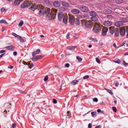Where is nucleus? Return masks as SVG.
I'll return each instance as SVG.
<instances>
[{"instance_id": "obj_38", "label": "nucleus", "mask_w": 128, "mask_h": 128, "mask_svg": "<svg viewBox=\"0 0 128 128\" xmlns=\"http://www.w3.org/2000/svg\"><path fill=\"white\" fill-rule=\"evenodd\" d=\"M55 17L51 14H50L48 16V19L49 20H50L52 19L53 18Z\"/></svg>"}, {"instance_id": "obj_24", "label": "nucleus", "mask_w": 128, "mask_h": 128, "mask_svg": "<svg viewBox=\"0 0 128 128\" xmlns=\"http://www.w3.org/2000/svg\"><path fill=\"white\" fill-rule=\"evenodd\" d=\"M30 6H31V7L30 8V9L31 10L34 11V10L36 9V6L32 4L31 3V5H30Z\"/></svg>"}, {"instance_id": "obj_57", "label": "nucleus", "mask_w": 128, "mask_h": 128, "mask_svg": "<svg viewBox=\"0 0 128 128\" xmlns=\"http://www.w3.org/2000/svg\"><path fill=\"white\" fill-rule=\"evenodd\" d=\"M89 77V76L88 75H86L83 78L84 79H86L88 78Z\"/></svg>"}, {"instance_id": "obj_30", "label": "nucleus", "mask_w": 128, "mask_h": 128, "mask_svg": "<svg viewBox=\"0 0 128 128\" xmlns=\"http://www.w3.org/2000/svg\"><path fill=\"white\" fill-rule=\"evenodd\" d=\"M42 6L41 5L39 4L37 6H36V9H38V10H40L41 9H42Z\"/></svg>"}, {"instance_id": "obj_16", "label": "nucleus", "mask_w": 128, "mask_h": 128, "mask_svg": "<svg viewBox=\"0 0 128 128\" xmlns=\"http://www.w3.org/2000/svg\"><path fill=\"white\" fill-rule=\"evenodd\" d=\"M40 51V49H37L34 52H32V56H34L36 54H39Z\"/></svg>"}, {"instance_id": "obj_26", "label": "nucleus", "mask_w": 128, "mask_h": 128, "mask_svg": "<svg viewBox=\"0 0 128 128\" xmlns=\"http://www.w3.org/2000/svg\"><path fill=\"white\" fill-rule=\"evenodd\" d=\"M67 16H64L63 18V22L65 24H66L67 22Z\"/></svg>"}, {"instance_id": "obj_35", "label": "nucleus", "mask_w": 128, "mask_h": 128, "mask_svg": "<svg viewBox=\"0 0 128 128\" xmlns=\"http://www.w3.org/2000/svg\"><path fill=\"white\" fill-rule=\"evenodd\" d=\"M75 24L78 25L80 24V22L79 20H78L77 19H76L75 22Z\"/></svg>"}, {"instance_id": "obj_50", "label": "nucleus", "mask_w": 128, "mask_h": 128, "mask_svg": "<svg viewBox=\"0 0 128 128\" xmlns=\"http://www.w3.org/2000/svg\"><path fill=\"white\" fill-rule=\"evenodd\" d=\"M112 109L113 111L115 112H116L117 111V109L115 107H112Z\"/></svg>"}, {"instance_id": "obj_43", "label": "nucleus", "mask_w": 128, "mask_h": 128, "mask_svg": "<svg viewBox=\"0 0 128 128\" xmlns=\"http://www.w3.org/2000/svg\"><path fill=\"white\" fill-rule=\"evenodd\" d=\"M91 114L92 116L94 117L96 116V112H92Z\"/></svg>"}, {"instance_id": "obj_64", "label": "nucleus", "mask_w": 128, "mask_h": 128, "mask_svg": "<svg viewBox=\"0 0 128 128\" xmlns=\"http://www.w3.org/2000/svg\"><path fill=\"white\" fill-rule=\"evenodd\" d=\"M101 126L100 125H99L98 126H96L95 127V128H101Z\"/></svg>"}, {"instance_id": "obj_20", "label": "nucleus", "mask_w": 128, "mask_h": 128, "mask_svg": "<svg viewBox=\"0 0 128 128\" xmlns=\"http://www.w3.org/2000/svg\"><path fill=\"white\" fill-rule=\"evenodd\" d=\"M109 30L110 33L113 34L114 32V26H111L109 28Z\"/></svg>"}, {"instance_id": "obj_41", "label": "nucleus", "mask_w": 128, "mask_h": 128, "mask_svg": "<svg viewBox=\"0 0 128 128\" xmlns=\"http://www.w3.org/2000/svg\"><path fill=\"white\" fill-rule=\"evenodd\" d=\"M117 4H120L122 2V0H115Z\"/></svg>"}, {"instance_id": "obj_1", "label": "nucleus", "mask_w": 128, "mask_h": 128, "mask_svg": "<svg viewBox=\"0 0 128 128\" xmlns=\"http://www.w3.org/2000/svg\"><path fill=\"white\" fill-rule=\"evenodd\" d=\"M79 8L81 11L87 13L89 12V11L87 7L83 5L79 6Z\"/></svg>"}, {"instance_id": "obj_61", "label": "nucleus", "mask_w": 128, "mask_h": 128, "mask_svg": "<svg viewBox=\"0 0 128 128\" xmlns=\"http://www.w3.org/2000/svg\"><path fill=\"white\" fill-rule=\"evenodd\" d=\"M92 124L90 123H89L88 124V128H92Z\"/></svg>"}, {"instance_id": "obj_2", "label": "nucleus", "mask_w": 128, "mask_h": 128, "mask_svg": "<svg viewBox=\"0 0 128 128\" xmlns=\"http://www.w3.org/2000/svg\"><path fill=\"white\" fill-rule=\"evenodd\" d=\"M31 5V3L28 1H26L24 2L21 4V7L22 8H24L30 6Z\"/></svg>"}, {"instance_id": "obj_23", "label": "nucleus", "mask_w": 128, "mask_h": 128, "mask_svg": "<svg viewBox=\"0 0 128 128\" xmlns=\"http://www.w3.org/2000/svg\"><path fill=\"white\" fill-rule=\"evenodd\" d=\"M89 14L90 15L92 16H96L97 14L94 11H92L90 12H89Z\"/></svg>"}, {"instance_id": "obj_58", "label": "nucleus", "mask_w": 128, "mask_h": 128, "mask_svg": "<svg viewBox=\"0 0 128 128\" xmlns=\"http://www.w3.org/2000/svg\"><path fill=\"white\" fill-rule=\"evenodd\" d=\"M65 66L66 67L68 68L70 66V65L68 63H66V64Z\"/></svg>"}, {"instance_id": "obj_21", "label": "nucleus", "mask_w": 128, "mask_h": 128, "mask_svg": "<svg viewBox=\"0 0 128 128\" xmlns=\"http://www.w3.org/2000/svg\"><path fill=\"white\" fill-rule=\"evenodd\" d=\"M125 32V30L124 28L121 29L120 31V35L122 36H123L124 35Z\"/></svg>"}, {"instance_id": "obj_33", "label": "nucleus", "mask_w": 128, "mask_h": 128, "mask_svg": "<svg viewBox=\"0 0 128 128\" xmlns=\"http://www.w3.org/2000/svg\"><path fill=\"white\" fill-rule=\"evenodd\" d=\"M71 117V114L70 112L68 111L67 112V118H70Z\"/></svg>"}, {"instance_id": "obj_9", "label": "nucleus", "mask_w": 128, "mask_h": 128, "mask_svg": "<svg viewBox=\"0 0 128 128\" xmlns=\"http://www.w3.org/2000/svg\"><path fill=\"white\" fill-rule=\"evenodd\" d=\"M115 25L116 26L119 27L122 26L123 23L121 21H118L115 22Z\"/></svg>"}, {"instance_id": "obj_46", "label": "nucleus", "mask_w": 128, "mask_h": 128, "mask_svg": "<svg viewBox=\"0 0 128 128\" xmlns=\"http://www.w3.org/2000/svg\"><path fill=\"white\" fill-rule=\"evenodd\" d=\"M90 40H92L94 42H96L97 41V40H96V38H93L92 37H91L90 38Z\"/></svg>"}, {"instance_id": "obj_18", "label": "nucleus", "mask_w": 128, "mask_h": 128, "mask_svg": "<svg viewBox=\"0 0 128 128\" xmlns=\"http://www.w3.org/2000/svg\"><path fill=\"white\" fill-rule=\"evenodd\" d=\"M112 12V11L109 9L105 10H103V12L106 14H110Z\"/></svg>"}, {"instance_id": "obj_29", "label": "nucleus", "mask_w": 128, "mask_h": 128, "mask_svg": "<svg viewBox=\"0 0 128 128\" xmlns=\"http://www.w3.org/2000/svg\"><path fill=\"white\" fill-rule=\"evenodd\" d=\"M76 47V46H69L67 47V49L68 50H74Z\"/></svg>"}, {"instance_id": "obj_62", "label": "nucleus", "mask_w": 128, "mask_h": 128, "mask_svg": "<svg viewBox=\"0 0 128 128\" xmlns=\"http://www.w3.org/2000/svg\"><path fill=\"white\" fill-rule=\"evenodd\" d=\"M19 91L20 93H25L24 92V91L22 90H19Z\"/></svg>"}, {"instance_id": "obj_34", "label": "nucleus", "mask_w": 128, "mask_h": 128, "mask_svg": "<svg viewBox=\"0 0 128 128\" xmlns=\"http://www.w3.org/2000/svg\"><path fill=\"white\" fill-rule=\"evenodd\" d=\"M4 23L5 24H8L6 21L4 20H0V24Z\"/></svg>"}, {"instance_id": "obj_25", "label": "nucleus", "mask_w": 128, "mask_h": 128, "mask_svg": "<svg viewBox=\"0 0 128 128\" xmlns=\"http://www.w3.org/2000/svg\"><path fill=\"white\" fill-rule=\"evenodd\" d=\"M78 80H72L71 82H70V84H71L72 85H75L78 84Z\"/></svg>"}, {"instance_id": "obj_13", "label": "nucleus", "mask_w": 128, "mask_h": 128, "mask_svg": "<svg viewBox=\"0 0 128 128\" xmlns=\"http://www.w3.org/2000/svg\"><path fill=\"white\" fill-rule=\"evenodd\" d=\"M71 12L72 13L74 14H78L79 13L80 11L78 9H72Z\"/></svg>"}, {"instance_id": "obj_39", "label": "nucleus", "mask_w": 128, "mask_h": 128, "mask_svg": "<svg viewBox=\"0 0 128 128\" xmlns=\"http://www.w3.org/2000/svg\"><path fill=\"white\" fill-rule=\"evenodd\" d=\"M82 22H81V24H82V26H84V25L86 26V21H85L84 20H82Z\"/></svg>"}, {"instance_id": "obj_53", "label": "nucleus", "mask_w": 128, "mask_h": 128, "mask_svg": "<svg viewBox=\"0 0 128 128\" xmlns=\"http://www.w3.org/2000/svg\"><path fill=\"white\" fill-rule=\"evenodd\" d=\"M96 60L97 62L99 63V64H100V60H99V59L98 58H96Z\"/></svg>"}, {"instance_id": "obj_28", "label": "nucleus", "mask_w": 128, "mask_h": 128, "mask_svg": "<svg viewBox=\"0 0 128 128\" xmlns=\"http://www.w3.org/2000/svg\"><path fill=\"white\" fill-rule=\"evenodd\" d=\"M6 48L8 50H11L13 49L14 47L13 46L11 45L6 46Z\"/></svg>"}, {"instance_id": "obj_44", "label": "nucleus", "mask_w": 128, "mask_h": 128, "mask_svg": "<svg viewBox=\"0 0 128 128\" xmlns=\"http://www.w3.org/2000/svg\"><path fill=\"white\" fill-rule=\"evenodd\" d=\"M23 22L22 20H21L20 22L18 24L19 26H22L23 24Z\"/></svg>"}, {"instance_id": "obj_15", "label": "nucleus", "mask_w": 128, "mask_h": 128, "mask_svg": "<svg viewBox=\"0 0 128 128\" xmlns=\"http://www.w3.org/2000/svg\"><path fill=\"white\" fill-rule=\"evenodd\" d=\"M50 8H47L46 9V10L44 12V14L45 15V17H47L50 13Z\"/></svg>"}, {"instance_id": "obj_4", "label": "nucleus", "mask_w": 128, "mask_h": 128, "mask_svg": "<svg viewBox=\"0 0 128 128\" xmlns=\"http://www.w3.org/2000/svg\"><path fill=\"white\" fill-rule=\"evenodd\" d=\"M92 22L91 20L86 21L85 26L87 28H89L92 26Z\"/></svg>"}, {"instance_id": "obj_37", "label": "nucleus", "mask_w": 128, "mask_h": 128, "mask_svg": "<svg viewBox=\"0 0 128 128\" xmlns=\"http://www.w3.org/2000/svg\"><path fill=\"white\" fill-rule=\"evenodd\" d=\"M121 20L122 21L124 22H126L127 21V20L125 17L122 18L121 19Z\"/></svg>"}, {"instance_id": "obj_19", "label": "nucleus", "mask_w": 128, "mask_h": 128, "mask_svg": "<svg viewBox=\"0 0 128 128\" xmlns=\"http://www.w3.org/2000/svg\"><path fill=\"white\" fill-rule=\"evenodd\" d=\"M21 1V0H15L13 4V5L15 6H18Z\"/></svg>"}, {"instance_id": "obj_45", "label": "nucleus", "mask_w": 128, "mask_h": 128, "mask_svg": "<svg viewBox=\"0 0 128 128\" xmlns=\"http://www.w3.org/2000/svg\"><path fill=\"white\" fill-rule=\"evenodd\" d=\"M76 59L78 60L79 62H81L82 61V58L79 56H76Z\"/></svg>"}, {"instance_id": "obj_6", "label": "nucleus", "mask_w": 128, "mask_h": 128, "mask_svg": "<svg viewBox=\"0 0 128 128\" xmlns=\"http://www.w3.org/2000/svg\"><path fill=\"white\" fill-rule=\"evenodd\" d=\"M43 57V56L41 55L36 56L35 57H33L32 58V60L33 61H36L39 60Z\"/></svg>"}, {"instance_id": "obj_51", "label": "nucleus", "mask_w": 128, "mask_h": 128, "mask_svg": "<svg viewBox=\"0 0 128 128\" xmlns=\"http://www.w3.org/2000/svg\"><path fill=\"white\" fill-rule=\"evenodd\" d=\"M126 43V41H124L123 42L122 44L120 46V47H122L123 46L124 44Z\"/></svg>"}, {"instance_id": "obj_32", "label": "nucleus", "mask_w": 128, "mask_h": 128, "mask_svg": "<svg viewBox=\"0 0 128 128\" xmlns=\"http://www.w3.org/2000/svg\"><path fill=\"white\" fill-rule=\"evenodd\" d=\"M43 2L44 4H48L50 3L48 0H43Z\"/></svg>"}, {"instance_id": "obj_36", "label": "nucleus", "mask_w": 128, "mask_h": 128, "mask_svg": "<svg viewBox=\"0 0 128 128\" xmlns=\"http://www.w3.org/2000/svg\"><path fill=\"white\" fill-rule=\"evenodd\" d=\"M89 18L88 16L86 14H84L83 15V18L88 19Z\"/></svg>"}, {"instance_id": "obj_22", "label": "nucleus", "mask_w": 128, "mask_h": 128, "mask_svg": "<svg viewBox=\"0 0 128 128\" xmlns=\"http://www.w3.org/2000/svg\"><path fill=\"white\" fill-rule=\"evenodd\" d=\"M119 35V31L118 29L116 28L115 30L114 36L116 37H118Z\"/></svg>"}, {"instance_id": "obj_40", "label": "nucleus", "mask_w": 128, "mask_h": 128, "mask_svg": "<svg viewBox=\"0 0 128 128\" xmlns=\"http://www.w3.org/2000/svg\"><path fill=\"white\" fill-rule=\"evenodd\" d=\"M105 90H106L107 92L109 93L111 95H112L113 94L111 90L106 88Z\"/></svg>"}, {"instance_id": "obj_52", "label": "nucleus", "mask_w": 128, "mask_h": 128, "mask_svg": "<svg viewBox=\"0 0 128 128\" xmlns=\"http://www.w3.org/2000/svg\"><path fill=\"white\" fill-rule=\"evenodd\" d=\"M78 18L81 19L83 18V15H78Z\"/></svg>"}, {"instance_id": "obj_14", "label": "nucleus", "mask_w": 128, "mask_h": 128, "mask_svg": "<svg viewBox=\"0 0 128 128\" xmlns=\"http://www.w3.org/2000/svg\"><path fill=\"white\" fill-rule=\"evenodd\" d=\"M51 14L53 15V16L55 17L56 15V13H57V10L56 9L52 8L51 10Z\"/></svg>"}, {"instance_id": "obj_59", "label": "nucleus", "mask_w": 128, "mask_h": 128, "mask_svg": "<svg viewBox=\"0 0 128 128\" xmlns=\"http://www.w3.org/2000/svg\"><path fill=\"white\" fill-rule=\"evenodd\" d=\"M123 62L124 64V65L126 66H127L128 65V63L126 62L125 61L123 60Z\"/></svg>"}, {"instance_id": "obj_3", "label": "nucleus", "mask_w": 128, "mask_h": 128, "mask_svg": "<svg viewBox=\"0 0 128 128\" xmlns=\"http://www.w3.org/2000/svg\"><path fill=\"white\" fill-rule=\"evenodd\" d=\"M99 26L96 23H95V25L94 26L93 30L95 33H97L99 31Z\"/></svg>"}, {"instance_id": "obj_27", "label": "nucleus", "mask_w": 128, "mask_h": 128, "mask_svg": "<svg viewBox=\"0 0 128 128\" xmlns=\"http://www.w3.org/2000/svg\"><path fill=\"white\" fill-rule=\"evenodd\" d=\"M91 19L94 22H96L98 20V19L96 16H92L91 18Z\"/></svg>"}, {"instance_id": "obj_31", "label": "nucleus", "mask_w": 128, "mask_h": 128, "mask_svg": "<svg viewBox=\"0 0 128 128\" xmlns=\"http://www.w3.org/2000/svg\"><path fill=\"white\" fill-rule=\"evenodd\" d=\"M12 35L13 36L18 39L19 38H20V36L17 35L14 33L12 32Z\"/></svg>"}, {"instance_id": "obj_48", "label": "nucleus", "mask_w": 128, "mask_h": 128, "mask_svg": "<svg viewBox=\"0 0 128 128\" xmlns=\"http://www.w3.org/2000/svg\"><path fill=\"white\" fill-rule=\"evenodd\" d=\"M48 79V75L46 76L44 79V80L45 81H47Z\"/></svg>"}, {"instance_id": "obj_7", "label": "nucleus", "mask_w": 128, "mask_h": 128, "mask_svg": "<svg viewBox=\"0 0 128 128\" xmlns=\"http://www.w3.org/2000/svg\"><path fill=\"white\" fill-rule=\"evenodd\" d=\"M112 23L111 21H105L104 22V25L106 26H110L112 24Z\"/></svg>"}, {"instance_id": "obj_55", "label": "nucleus", "mask_w": 128, "mask_h": 128, "mask_svg": "<svg viewBox=\"0 0 128 128\" xmlns=\"http://www.w3.org/2000/svg\"><path fill=\"white\" fill-rule=\"evenodd\" d=\"M0 10L1 12H3L5 10V8H4L2 7L1 8Z\"/></svg>"}, {"instance_id": "obj_49", "label": "nucleus", "mask_w": 128, "mask_h": 128, "mask_svg": "<svg viewBox=\"0 0 128 128\" xmlns=\"http://www.w3.org/2000/svg\"><path fill=\"white\" fill-rule=\"evenodd\" d=\"M22 37L20 36V38H19V40L20 41V42H24V40L23 38H22Z\"/></svg>"}, {"instance_id": "obj_42", "label": "nucleus", "mask_w": 128, "mask_h": 128, "mask_svg": "<svg viewBox=\"0 0 128 128\" xmlns=\"http://www.w3.org/2000/svg\"><path fill=\"white\" fill-rule=\"evenodd\" d=\"M107 18L109 20L112 19L113 18L112 16L111 15H108L107 16Z\"/></svg>"}, {"instance_id": "obj_10", "label": "nucleus", "mask_w": 128, "mask_h": 128, "mask_svg": "<svg viewBox=\"0 0 128 128\" xmlns=\"http://www.w3.org/2000/svg\"><path fill=\"white\" fill-rule=\"evenodd\" d=\"M53 4L55 7H58L60 6V3L59 2L55 1L53 3Z\"/></svg>"}, {"instance_id": "obj_8", "label": "nucleus", "mask_w": 128, "mask_h": 128, "mask_svg": "<svg viewBox=\"0 0 128 128\" xmlns=\"http://www.w3.org/2000/svg\"><path fill=\"white\" fill-rule=\"evenodd\" d=\"M108 30V28L104 27L103 28L102 35L103 36H105L106 34V32Z\"/></svg>"}, {"instance_id": "obj_12", "label": "nucleus", "mask_w": 128, "mask_h": 128, "mask_svg": "<svg viewBox=\"0 0 128 128\" xmlns=\"http://www.w3.org/2000/svg\"><path fill=\"white\" fill-rule=\"evenodd\" d=\"M63 15V13L62 12L59 13L58 14V18L59 21H61L62 20Z\"/></svg>"}, {"instance_id": "obj_17", "label": "nucleus", "mask_w": 128, "mask_h": 128, "mask_svg": "<svg viewBox=\"0 0 128 128\" xmlns=\"http://www.w3.org/2000/svg\"><path fill=\"white\" fill-rule=\"evenodd\" d=\"M62 4L64 6L68 7L69 6V4L65 1L64 0L62 2Z\"/></svg>"}, {"instance_id": "obj_47", "label": "nucleus", "mask_w": 128, "mask_h": 128, "mask_svg": "<svg viewBox=\"0 0 128 128\" xmlns=\"http://www.w3.org/2000/svg\"><path fill=\"white\" fill-rule=\"evenodd\" d=\"M114 62L118 64H120L121 63V61L118 59L114 61Z\"/></svg>"}, {"instance_id": "obj_63", "label": "nucleus", "mask_w": 128, "mask_h": 128, "mask_svg": "<svg viewBox=\"0 0 128 128\" xmlns=\"http://www.w3.org/2000/svg\"><path fill=\"white\" fill-rule=\"evenodd\" d=\"M6 50H2L0 51V54L2 53L6 52Z\"/></svg>"}, {"instance_id": "obj_56", "label": "nucleus", "mask_w": 128, "mask_h": 128, "mask_svg": "<svg viewBox=\"0 0 128 128\" xmlns=\"http://www.w3.org/2000/svg\"><path fill=\"white\" fill-rule=\"evenodd\" d=\"M53 103L54 104H56L57 102V101L55 99H54L53 100Z\"/></svg>"}, {"instance_id": "obj_54", "label": "nucleus", "mask_w": 128, "mask_h": 128, "mask_svg": "<svg viewBox=\"0 0 128 128\" xmlns=\"http://www.w3.org/2000/svg\"><path fill=\"white\" fill-rule=\"evenodd\" d=\"M93 100L95 102H97L98 101V99L96 98H93Z\"/></svg>"}, {"instance_id": "obj_5", "label": "nucleus", "mask_w": 128, "mask_h": 128, "mask_svg": "<svg viewBox=\"0 0 128 128\" xmlns=\"http://www.w3.org/2000/svg\"><path fill=\"white\" fill-rule=\"evenodd\" d=\"M74 17L73 15L70 16L69 19L70 22V24L72 25L74 24Z\"/></svg>"}, {"instance_id": "obj_11", "label": "nucleus", "mask_w": 128, "mask_h": 128, "mask_svg": "<svg viewBox=\"0 0 128 128\" xmlns=\"http://www.w3.org/2000/svg\"><path fill=\"white\" fill-rule=\"evenodd\" d=\"M46 10V8H42L39 11V14L40 16H42L44 14V12Z\"/></svg>"}, {"instance_id": "obj_60", "label": "nucleus", "mask_w": 128, "mask_h": 128, "mask_svg": "<svg viewBox=\"0 0 128 128\" xmlns=\"http://www.w3.org/2000/svg\"><path fill=\"white\" fill-rule=\"evenodd\" d=\"M119 85V83L118 82H116L115 84V86L116 87H117Z\"/></svg>"}]
</instances>
